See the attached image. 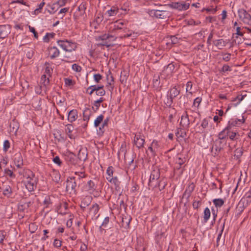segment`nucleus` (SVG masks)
Masks as SVG:
<instances>
[{"label":"nucleus","instance_id":"obj_45","mask_svg":"<svg viewBox=\"0 0 251 251\" xmlns=\"http://www.w3.org/2000/svg\"><path fill=\"white\" fill-rule=\"evenodd\" d=\"M45 65L46 66L45 73L48 75L50 77L52 73L53 70L50 67V63L49 62H46Z\"/></svg>","mask_w":251,"mask_h":251},{"label":"nucleus","instance_id":"obj_31","mask_svg":"<svg viewBox=\"0 0 251 251\" xmlns=\"http://www.w3.org/2000/svg\"><path fill=\"white\" fill-rule=\"evenodd\" d=\"M242 200L243 201L244 203H246L247 205L251 203V188L245 193Z\"/></svg>","mask_w":251,"mask_h":251},{"label":"nucleus","instance_id":"obj_54","mask_svg":"<svg viewBox=\"0 0 251 251\" xmlns=\"http://www.w3.org/2000/svg\"><path fill=\"white\" fill-rule=\"evenodd\" d=\"M114 173V168L112 166H109L108 167L107 170H106V174L107 176L106 177H110V178H111L113 177Z\"/></svg>","mask_w":251,"mask_h":251},{"label":"nucleus","instance_id":"obj_33","mask_svg":"<svg viewBox=\"0 0 251 251\" xmlns=\"http://www.w3.org/2000/svg\"><path fill=\"white\" fill-rule=\"evenodd\" d=\"M100 209L99 205L97 203L93 204L89 209V214L95 216Z\"/></svg>","mask_w":251,"mask_h":251},{"label":"nucleus","instance_id":"obj_21","mask_svg":"<svg viewBox=\"0 0 251 251\" xmlns=\"http://www.w3.org/2000/svg\"><path fill=\"white\" fill-rule=\"evenodd\" d=\"M245 119L244 116H242V119H238L237 118L231 119L229 122L227 126H229L230 127V129H231V126H239L242 124H243L245 122Z\"/></svg>","mask_w":251,"mask_h":251},{"label":"nucleus","instance_id":"obj_60","mask_svg":"<svg viewBox=\"0 0 251 251\" xmlns=\"http://www.w3.org/2000/svg\"><path fill=\"white\" fill-rule=\"evenodd\" d=\"M34 51L33 49H29L26 52V56L28 59H31L33 56Z\"/></svg>","mask_w":251,"mask_h":251},{"label":"nucleus","instance_id":"obj_57","mask_svg":"<svg viewBox=\"0 0 251 251\" xmlns=\"http://www.w3.org/2000/svg\"><path fill=\"white\" fill-rule=\"evenodd\" d=\"M100 87H101V89H99L96 92V94L98 96H103L105 94V91L103 89V85L100 86Z\"/></svg>","mask_w":251,"mask_h":251},{"label":"nucleus","instance_id":"obj_25","mask_svg":"<svg viewBox=\"0 0 251 251\" xmlns=\"http://www.w3.org/2000/svg\"><path fill=\"white\" fill-rule=\"evenodd\" d=\"M195 187L193 183L190 184L184 192L183 197H186L188 200L191 196L192 193L194 191Z\"/></svg>","mask_w":251,"mask_h":251},{"label":"nucleus","instance_id":"obj_50","mask_svg":"<svg viewBox=\"0 0 251 251\" xmlns=\"http://www.w3.org/2000/svg\"><path fill=\"white\" fill-rule=\"evenodd\" d=\"M43 203L46 208L50 207V205L52 204V202L51 201V200L49 196H47L45 197Z\"/></svg>","mask_w":251,"mask_h":251},{"label":"nucleus","instance_id":"obj_5","mask_svg":"<svg viewBox=\"0 0 251 251\" xmlns=\"http://www.w3.org/2000/svg\"><path fill=\"white\" fill-rule=\"evenodd\" d=\"M66 190L71 195L76 194V183L75 177H69L66 180Z\"/></svg>","mask_w":251,"mask_h":251},{"label":"nucleus","instance_id":"obj_37","mask_svg":"<svg viewBox=\"0 0 251 251\" xmlns=\"http://www.w3.org/2000/svg\"><path fill=\"white\" fill-rule=\"evenodd\" d=\"M47 6L50 8V10H48V11L50 14H54L59 8L57 4L55 2L52 4H48Z\"/></svg>","mask_w":251,"mask_h":251},{"label":"nucleus","instance_id":"obj_3","mask_svg":"<svg viewBox=\"0 0 251 251\" xmlns=\"http://www.w3.org/2000/svg\"><path fill=\"white\" fill-rule=\"evenodd\" d=\"M227 141L226 140H220L216 139L213 141L212 146L211 148V152L214 156H217L220 153L224 151V148L226 146Z\"/></svg>","mask_w":251,"mask_h":251},{"label":"nucleus","instance_id":"obj_8","mask_svg":"<svg viewBox=\"0 0 251 251\" xmlns=\"http://www.w3.org/2000/svg\"><path fill=\"white\" fill-rule=\"evenodd\" d=\"M149 14L152 17L161 19H166L169 17V11L162 9L159 10H151L149 11Z\"/></svg>","mask_w":251,"mask_h":251},{"label":"nucleus","instance_id":"obj_42","mask_svg":"<svg viewBox=\"0 0 251 251\" xmlns=\"http://www.w3.org/2000/svg\"><path fill=\"white\" fill-rule=\"evenodd\" d=\"M213 202L216 207H220L224 204V201L222 199H215L213 200Z\"/></svg>","mask_w":251,"mask_h":251},{"label":"nucleus","instance_id":"obj_22","mask_svg":"<svg viewBox=\"0 0 251 251\" xmlns=\"http://www.w3.org/2000/svg\"><path fill=\"white\" fill-rule=\"evenodd\" d=\"M180 125L184 128L189 127L190 125V121L187 112H185L184 114L181 116Z\"/></svg>","mask_w":251,"mask_h":251},{"label":"nucleus","instance_id":"obj_40","mask_svg":"<svg viewBox=\"0 0 251 251\" xmlns=\"http://www.w3.org/2000/svg\"><path fill=\"white\" fill-rule=\"evenodd\" d=\"M87 3L86 2H82L78 7V10L80 11V15H83L85 13V11L87 9Z\"/></svg>","mask_w":251,"mask_h":251},{"label":"nucleus","instance_id":"obj_61","mask_svg":"<svg viewBox=\"0 0 251 251\" xmlns=\"http://www.w3.org/2000/svg\"><path fill=\"white\" fill-rule=\"evenodd\" d=\"M201 204V201H194L192 203L193 207L194 209H198Z\"/></svg>","mask_w":251,"mask_h":251},{"label":"nucleus","instance_id":"obj_9","mask_svg":"<svg viewBox=\"0 0 251 251\" xmlns=\"http://www.w3.org/2000/svg\"><path fill=\"white\" fill-rule=\"evenodd\" d=\"M239 17L246 24L251 25V15L244 9L238 11Z\"/></svg>","mask_w":251,"mask_h":251},{"label":"nucleus","instance_id":"obj_27","mask_svg":"<svg viewBox=\"0 0 251 251\" xmlns=\"http://www.w3.org/2000/svg\"><path fill=\"white\" fill-rule=\"evenodd\" d=\"M77 117V111L76 109H73L68 113V120L70 123L75 121Z\"/></svg>","mask_w":251,"mask_h":251},{"label":"nucleus","instance_id":"obj_63","mask_svg":"<svg viewBox=\"0 0 251 251\" xmlns=\"http://www.w3.org/2000/svg\"><path fill=\"white\" fill-rule=\"evenodd\" d=\"M60 179V175L59 173H55L52 176V180L56 183H58Z\"/></svg>","mask_w":251,"mask_h":251},{"label":"nucleus","instance_id":"obj_29","mask_svg":"<svg viewBox=\"0 0 251 251\" xmlns=\"http://www.w3.org/2000/svg\"><path fill=\"white\" fill-rule=\"evenodd\" d=\"M87 154L86 150L81 149L78 153V159L81 161L84 162L87 159Z\"/></svg>","mask_w":251,"mask_h":251},{"label":"nucleus","instance_id":"obj_11","mask_svg":"<svg viewBox=\"0 0 251 251\" xmlns=\"http://www.w3.org/2000/svg\"><path fill=\"white\" fill-rule=\"evenodd\" d=\"M11 32V26L9 25H0V39H4L8 37Z\"/></svg>","mask_w":251,"mask_h":251},{"label":"nucleus","instance_id":"obj_26","mask_svg":"<svg viewBox=\"0 0 251 251\" xmlns=\"http://www.w3.org/2000/svg\"><path fill=\"white\" fill-rule=\"evenodd\" d=\"M85 188L89 193L92 194L96 190L97 186L93 181L90 180L87 182L85 185Z\"/></svg>","mask_w":251,"mask_h":251},{"label":"nucleus","instance_id":"obj_46","mask_svg":"<svg viewBox=\"0 0 251 251\" xmlns=\"http://www.w3.org/2000/svg\"><path fill=\"white\" fill-rule=\"evenodd\" d=\"M49 77V76L47 77L46 75H43L41 76V80L43 85L45 87L48 86L50 83Z\"/></svg>","mask_w":251,"mask_h":251},{"label":"nucleus","instance_id":"obj_41","mask_svg":"<svg viewBox=\"0 0 251 251\" xmlns=\"http://www.w3.org/2000/svg\"><path fill=\"white\" fill-rule=\"evenodd\" d=\"M247 96L246 92H244L241 94H238L236 98H235L232 101H234L238 100L237 104H239L242 100H244L245 97Z\"/></svg>","mask_w":251,"mask_h":251},{"label":"nucleus","instance_id":"obj_55","mask_svg":"<svg viewBox=\"0 0 251 251\" xmlns=\"http://www.w3.org/2000/svg\"><path fill=\"white\" fill-rule=\"evenodd\" d=\"M10 147V143L8 140H5L3 143V151L6 152Z\"/></svg>","mask_w":251,"mask_h":251},{"label":"nucleus","instance_id":"obj_52","mask_svg":"<svg viewBox=\"0 0 251 251\" xmlns=\"http://www.w3.org/2000/svg\"><path fill=\"white\" fill-rule=\"evenodd\" d=\"M175 68V65L173 63L169 64L164 68L163 71H168L169 73H172Z\"/></svg>","mask_w":251,"mask_h":251},{"label":"nucleus","instance_id":"obj_51","mask_svg":"<svg viewBox=\"0 0 251 251\" xmlns=\"http://www.w3.org/2000/svg\"><path fill=\"white\" fill-rule=\"evenodd\" d=\"M55 34L53 32L47 33L43 38V40L45 42H49L50 38H52L55 36Z\"/></svg>","mask_w":251,"mask_h":251},{"label":"nucleus","instance_id":"obj_59","mask_svg":"<svg viewBox=\"0 0 251 251\" xmlns=\"http://www.w3.org/2000/svg\"><path fill=\"white\" fill-rule=\"evenodd\" d=\"M101 87H100V86L99 85H91L90 86H89L86 90V92H88V91H89L90 90H92L93 91H97V90H99V89H101Z\"/></svg>","mask_w":251,"mask_h":251},{"label":"nucleus","instance_id":"obj_30","mask_svg":"<svg viewBox=\"0 0 251 251\" xmlns=\"http://www.w3.org/2000/svg\"><path fill=\"white\" fill-rule=\"evenodd\" d=\"M213 42L214 45L218 47L219 49H223L227 44V42L223 39L215 40Z\"/></svg>","mask_w":251,"mask_h":251},{"label":"nucleus","instance_id":"obj_14","mask_svg":"<svg viewBox=\"0 0 251 251\" xmlns=\"http://www.w3.org/2000/svg\"><path fill=\"white\" fill-rule=\"evenodd\" d=\"M167 185L166 179L165 177L160 178L157 181L156 183H154L153 188H158L160 191L164 189L166 186Z\"/></svg>","mask_w":251,"mask_h":251},{"label":"nucleus","instance_id":"obj_53","mask_svg":"<svg viewBox=\"0 0 251 251\" xmlns=\"http://www.w3.org/2000/svg\"><path fill=\"white\" fill-rule=\"evenodd\" d=\"M4 174L6 176H8L10 178H15L16 176L13 172L8 168L4 170Z\"/></svg>","mask_w":251,"mask_h":251},{"label":"nucleus","instance_id":"obj_12","mask_svg":"<svg viewBox=\"0 0 251 251\" xmlns=\"http://www.w3.org/2000/svg\"><path fill=\"white\" fill-rule=\"evenodd\" d=\"M65 160L69 165H75L77 164V158L75 155L72 152H67L65 154Z\"/></svg>","mask_w":251,"mask_h":251},{"label":"nucleus","instance_id":"obj_4","mask_svg":"<svg viewBox=\"0 0 251 251\" xmlns=\"http://www.w3.org/2000/svg\"><path fill=\"white\" fill-rule=\"evenodd\" d=\"M57 43L58 45L61 48H62L63 50L68 52H72L73 50H75L77 48V46L75 43L67 40H58Z\"/></svg>","mask_w":251,"mask_h":251},{"label":"nucleus","instance_id":"obj_62","mask_svg":"<svg viewBox=\"0 0 251 251\" xmlns=\"http://www.w3.org/2000/svg\"><path fill=\"white\" fill-rule=\"evenodd\" d=\"M171 6L174 9H178L179 10H181V2H173L171 4Z\"/></svg>","mask_w":251,"mask_h":251},{"label":"nucleus","instance_id":"obj_47","mask_svg":"<svg viewBox=\"0 0 251 251\" xmlns=\"http://www.w3.org/2000/svg\"><path fill=\"white\" fill-rule=\"evenodd\" d=\"M237 135H238V136H239V135L238 134H237V133H236L235 131H231V130H229V131L228 132V136H229V138H230V140L233 141V140H236V139H238V138L236 137Z\"/></svg>","mask_w":251,"mask_h":251},{"label":"nucleus","instance_id":"obj_1","mask_svg":"<svg viewBox=\"0 0 251 251\" xmlns=\"http://www.w3.org/2000/svg\"><path fill=\"white\" fill-rule=\"evenodd\" d=\"M24 177L26 178L25 185L29 192L33 191L36 188L38 179L35 176L34 174L30 170H24Z\"/></svg>","mask_w":251,"mask_h":251},{"label":"nucleus","instance_id":"obj_34","mask_svg":"<svg viewBox=\"0 0 251 251\" xmlns=\"http://www.w3.org/2000/svg\"><path fill=\"white\" fill-rule=\"evenodd\" d=\"M119 10L120 9L118 7L113 6L111 7V9L106 12L110 17L115 16L119 13Z\"/></svg>","mask_w":251,"mask_h":251},{"label":"nucleus","instance_id":"obj_2","mask_svg":"<svg viewBox=\"0 0 251 251\" xmlns=\"http://www.w3.org/2000/svg\"><path fill=\"white\" fill-rule=\"evenodd\" d=\"M180 90L179 86L175 85L171 87L168 91L167 98L164 100V103L169 107H171L173 103L174 99L179 95Z\"/></svg>","mask_w":251,"mask_h":251},{"label":"nucleus","instance_id":"obj_10","mask_svg":"<svg viewBox=\"0 0 251 251\" xmlns=\"http://www.w3.org/2000/svg\"><path fill=\"white\" fill-rule=\"evenodd\" d=\"M128 22L124 20H119L114 23L110 26V30H121L122 29H127L126 26Z\"/></svg>","mask_w":251,"mask_h":251},{"label":"nucleus","instance_id":"obj_6","mask_svg":"<svg viewBox=\"0 0 251 251\" xmlns=\"http://www.w3.org/2000/svg\"><path fill=\"white\" fill-rule=\"evenodd\" d=\"M112 33L115 34L114 36L117 35V37H114L113 41L116 40L117 38L121 39L129 37L132 36V32L129 30L128 29H122L121 30H110Z\"/></svg>","mask_w":251,"mask_h":251},{"label":"nucleus","instance_id":"obj_7","mask_svg":"<svg viewBox=\"0 0 251 251\" xmlns=\"http://www.w3.org/2000/svg\"><path fill=\"white\" fill-rule=\"evenodd\" d=\"M160 172L159 169L157 167H154L153 170L151 171L148 185L150 187H151L153 188L154 186V181L158 180L160 178Z\"/></svg>","mask_w":251,"mask_h":251},{"label":"nucleus","instance_id":"obj_24","mask_svg":"<svg viewBox=\"0 0 251 251\" xmlns=\"http://www.w3.org/2000/svg\"><path fill=\"white\" fill-rule=\"evenodd\" d=\"M106 179L108 182L114 185L115 188L116 190H118L120 189L121 182L119 180L117 176H113L111 178L106 177Z\"/></svg>","mask_w":251,"mask_h":251},{"label":"nucleus","instance_id":"obj_23","mask_svg":"<svg viewBox=\"0 0 251 251\" xmlns=\"http://www.w3.org/2000/svg\"><path fill=\"white\" fill-rule=\"evenodd\" d=\"M48 50L50 58L51 59L59 56L60 54L59 50L55 46L49 47Z\"/></svg>","mask_w":251,"mask_h":251},{"label":"nucleus","instance_id":"obj_64","mask_svg":"<svg viewBox=\"0 0 251 251\" xmlns=\"http://www.w3.org/2000/svg\"><path fill=\"white\" fill-rule=\"evenodd\" d=\"M52 161L55 164H57L59 166H61L62 164V162L60 160L59 157L58 156H56L55 157H54Z\"/></svg>","mask_w":251,"mask_h":251},{"label":"nucleus","instance_id":"obj_36","mask_svg":"<svg viewBox=\"0 0 251 251\" xmlns=\"http://www.w3.org/2000/svg\"><path fill=\"white\" fill-rule=\"evenodd\" d=\"M73 130L74 126L72 125L67 124L66 126L65 132L69 136V137L71 139H73L74 138V136L72 134V132L73 131Z\"/></svg>","mask_w":251,"mask_h":251},{"label":"nucleus","instance_id":"obj_48","mask_svg":"<svg viewBox=\"0 0 251 251\" xmlns=\"http://www.w3.org/2000/svg\"><path fill=\"white\" fill-rule=\"evenodd\" d=\"M38 228V226L35 223H30L29 225V231L31 233L35 232Z\"/></svg>","mask_w":251,"mask_h":251},{"label":"nucleus","instance_id":"obj_15","mask_svg":"<svg viewBox=\"0 0 251 251\" xmlns=\"http://www.w3.org/2000/svg\"><path fill=\"white\" fill-rule=\"evenodd\" d=\"M229 130H230V127L229 126H227L222 131L219 132L218 135L217 139H220V140H226L227 141Z\"/></svg>","mask_w":251,"mask_h":251},{"label":"nucleus","instance_id":"obj_58","mask_svg":"<svg viewBox=\"0 0 251 251\" xmlns=\"http://www.w3.org/2000/svg\"><path fill=\"white\" fill-rule=\"evenodd\" d=\"M151 145V146L153 147V149L157 152L160 147L158 142L156 140H153Z\"/></svg>","mask_w":251,"mask_h":251},{"label":"nucleus","instance_id":"obj_43","mask_svg":"<svg viewBox=\"0 0 251 251\" xmlns=\"http://www.w3.org/2000/svg\"><path fill=\"white\" fill-rule=\"evenodd\" d=\"M153 87L158 88L160 84V76L158 75H154L153 78Z\"/></svg>","mask_w":251,"mask_h":251},{"label":"nucleus","instance_id":"obj_49","mask_svg":"<svg viewBox=\"0 0 251 251\" xmlns=\"http://www.w3.org/2000/svg\"><path fill=\"white\" fill-rule=\"evenodd\" d=\"M243 153V150L242 148H237L234 151V156L236 157L237 159H239L242 155Z\"/></svg>","mask_w":251,"mask_h":251},{"label":"nucleus","instance_id":"obj_38","mask_svg":"<svg viewBox=\"0 0 251 251\" xmlns=\"http://www.w3.org/2000/svg\"><path fill=\"white\" fill-rule=\"evenodd\" d=\"M211 215L210 209L208 207H206L203 212V222L206 223L209 220Z\"/></svg>","mask_w":251,"mask_h":251},{"label":"nucleus","instance_id":"obj_39","mask_svg":"<svg viewBox=\"0 0 251 251\" xmlns=\"http://www.w3.org/2000/svg\"><path fill=\"white\" fill-rule=\"evenodd\" d=\"M114 36L113 35H109V34H104L102 35L98 36L96 38V40L97 41H107L110 38H114Z\"/></svg>","mask_w":251,"mask_h":251},{"label":"nucleus","instance_id":"obj_16","mask_svg":"<svg viewBox=\"0 0 251 251\" xmlns=\"http://www.w3.org/2000/svg\"><path fill=\"white\" fill-rule=\"evenodd\" d=\"M2 194L7 198H12L13 195V190L12 187L9 185L3 186Z\"/></svg>","mask_w":251,"mask_h":251},{"label":"nucleus","instance_id":"obj_56","mask_svg":"<svg viewBox=\"0 0 251 251\" xmlns=\"http://www.w3.org/2000/svg\"><path fill=\"white\" fill-rule=\"evenodd\" d=\"M170 39L171 40V43L172 44H176L179 42L180 38H178L176 36V35L171 36L170 37Z\"/></svg>","mask_w":251,"mask_h":251},{"label":"nucleus","instance_id":"obj_32","mask_svg":"<svg viewBox=\"0 0 251 251\" xmlns=\"http://www.w3.org/2000/svg\"><path fill=\"white\" fill-rule=\"evenodd\" d=\"M67 209L68 203L66 202H64L61 204L58 208V212L61 215H65L67 213Z\"/></svg>","mask_w":251,"mask_h":251},{"label":"nucleus","instance_id":"obj_28","mask_svg":"<svg viewBox=\"0 0 251 251\" xmlns=\"http://www.w3.org/2000/svg\"><path fill=\"white\" fill-rule=\"evenodd\" d=\"M131 220V218L130 216H123L122 218L121 225L125 228H129L130 222Z\"/></svg>","mask_w":251,"mask_h":251},{"label":"nucleus","instance_id":"obj_35","mask_svg":"<svg viewBox=\"0 0 251 251\" xmlns=\"http://www.w3.org/2000/svg\"><path fill=\"white\" fill-rule=\"evenodd\" d=\"M83 121L88 122L92 114V111L89 108H85L83 111Z\"/></svg>","mask_w":251,"mask_h":251},{"label":"nucleus","instance_id":"obj_17","mask_svg":"<svg viewBox=\"0 0 251 251\" xmlns=\"http://www.w3.org/2000/svg\"><path fill=\"white\" fill-rule=\"evenodd\" d=\"M106 80L107 81L106 87L108 88L110 91L112 92L113 90V82L114 81V78L110 71L108 72V73L106 75Z\"/></svg>","mask_w":251,"mask_h":251},{"label":"nucleus","instance_id":"obj_18","mask_svg":"<svg viewBox=\"0 0 251 251\" xmlns=\"http://www.w3.org/2000/svg\"><path fill=\"white\" fill-rule=\"evenodd\" d=\"M19 126L20 125L18 121L15 119H13L9 124V132L16 134Z\"/></svg>","mask_w":251,"mask_h":251},{"label":"nucleus","instance_id":"obj_13","mask_svg":"<svg viewBox=\"0 0 251 251\" xmlns=\"http://www.w3.org/2000/svg\"><path fill=\"white\" fill-rule=\"evenodd\" d=\"M145 142L144 137H142L140 134H135L134 138V143L136 147L141 149L144 147Z\"/></svg>","mask_w":251,"mask_h":251},{"label":"nucleus","instance_id":"obj_44","mask_svg":"<svg viewBox=\"0 0 251 251\" xmlns=\"http://www.w3.org/2000/svg\"><path fill=\"white\" fill-rule=\"evenodd\" d=\"M104 116L102 114L99 115L94 121V126L96 127H98L102 122Z\"/></svg>","mask_w":251,"mask_h":251},{"label":"nucleus","instance_id":"obj_19","mask_svg":"<svg viewBox=\"0 0 251 251\" xmlns=\"http://www.w3.org/2000/svg\"><path fill=\"white\" fill-rule=\"evenodd\" d=\"M92 200V197L90 196H85L81 201L80 206L81 209L84 211L85 208L89 206Z\"/></svg>","mask_w":251,"mask_h":251},{"label":"nucleus","instance_id":"obj_20","mask_svg":"<svg viewBox=\"0 0 251 251\" xmlns=\"http://www.w3.org/2000/svg\"><path fill=\"white\" fill-rule=\"evenodd\" d=\"M14 162L17 167L20 168L23 165V159L20 152L16 153L14 156Z\"/></svg>","mask_w":251,"mask_h":251}]
</instances>
